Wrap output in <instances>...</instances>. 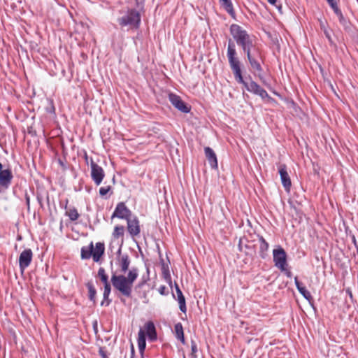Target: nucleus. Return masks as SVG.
I'll return each instance as SVG.
<instances>
[{
  "label": "nucleus",
  "mask_w": 358,
  "mask_h": 358,
  "mask_svg": "<svg viewBox=\"0 0 358 358\" xmlns=\"http://www.w3.org/2000/svg\"><path fill=\"white\" fill-rule=\"evenodd\" d=\"M221 6L234 19L236 18V13L234 10L233 4L231 0H220Z\"/></svg>",
  "instance_id": "nucleus-22"
},
{
  "label": "nucleus",
  "mask_w": 358,
  "mask_h": 358,
  "mask_svg": "<svg viewBox=\"0 0 358 358\" xmlns=\"http://www.w3.org/2000/svg\"><path fill=\"white\" fill-rule=\"evenodd\" d=\"M145 336L147 335L148 337L149 341H155L157 338V334L156 331V328L154 324V323L151 321L148 322L145 324Z\"/></svg>",
  "instance_id": "nucleus-15"
},
{
  "label": "nucleus",
  "mask_w": 358,
  "mask_h": 358,
  "mask_svg": "<svg viewBox=\"0 0 358 358\" xmlns=\"http://www.w3.org/2000/svg\"><path fill=\"white\" fill-rule=\"evenodd\" d=\"M87 289H88V298L90 301H91L94 305L96 303V289L93 284L92 281H89L85 284Z\"/></svg>",
  "instance_id": "nucleus-20"
},
{
  "label": "nucleus",
  "mask_w": 358,
  "mask_h": 358,
  "mask_svg": "<svg viewBox=\"0 0 358 358\" xmlns=\"http://www.w3.org/2000/svg\"><path fill=\"white\" fill-rule=\"evenodd\" d=\"M273 258L275 266L280 271L285 270L287 267V254L282 247H278L273 250Z\"/></svg>",
  "instance_id": "nucleus-6"
},
{
  "label": "nucleus",
  "mask_w": 358,
  "mask_h": 358,
  "mask_svg": "<svg viewBox=\"0 0 358 358\" xmlns=\"http://www.w3.org/2000/svg\"><path fill=\"white\" fill-rule=\"evenodd\" d=\"M169 100L171 104L180 112L183 113H188L190 112L191 108L182 100L180 96L173 93H170L169 94Z\"/></svg>",
  "instance_id": "nucleus-9"
},
{
  "label": "nucleus",
  "mask_w": 358,
  "mask_h": 358,
  "mask_svg": "<svg viewBox=\"0 0 358 358\" xmlns=\"http://www.w3.org/2000/svg\"><path fill=\"white\" fill-rule=\"evenodd\" d=\"M183 358H186V357H185V355H183Z\"/></svg>",
  "instance_id": "nucleus-53"
},
{
  "label": "nucleus",
  "mask_w": 358,
  "mask_h": 358,
  "mask_svg": "<svg viewBox=\"0 0 358 358\" xmlns=\"http://www.w3.org/2000/svg\"><path fill=\"white\" fill-rule=\"evenodd\" d=\"M189 357L190 358H197V355L196 354H190L189 355Z\"/></svg>",
  "instance_id": "nucleus-47"
},
{
  "label": "nucleus",
  "mask_w": 358,
  "mask_h": 358,
  "mask_svg": "<svg viewBox=\"0 0 358 358\" xmlns=\"http://www.w3.org/2000/svg\"><path fill=\"white\" fill-rule=\"evenodd\" d=\"M37 200L39 203V204L41 205V206L42 207L43 206V203H42V198L39 196H37Z\"/></svg>",
  "instance_id": "nucleus-44"
},
{
  "label": "nucleus",
  "mask_w": 358,
  "mask_h": 358,
  "mask_svg": "<svg viewBox=\"0 0 358 358\" xmlns=\"http://www.w3.org/2000/svg\"><path fill=\"white\" fill-rule=\"evenodd\" d=\"M330 6L333 9L334 13L338 16V17L339 16H341V15L343 13H342L341 9L338 8L337 2L335 3H331Z\"/></svg>",
  "instance_id": "nucleus-30"
},
{
  "label": "nucleus",
  "mask_w": 358,
  "mask_h": 358,
  "mask_svg": "<svg viewBox=\"0 0 358 358\" xmlns=\"http://www.w3.org/2000/svg\"><path fill=\"white\" fill-rule=\"evenodd\" d=\"M138 346L141 356H143L144 350L146 346L145 334L143 329H140L138 335Z\"/></svg>",
  "instance_id": "nucleus-19"
},
{
  "label": "nucleus",
  "mask_w": 358,
  "mask_h": 358,
  "mask_svg": "<svg viewBox=\"0 0 358 358\" xmlns=\"http://www.w3.org/2000/svg\"><path fill=\"white\" fill-rule=\"evenodd\" d=\"M166 289V287L165 286H161L159 289V293L162 294V295H164V291Z\"/></svg>",
  "instance_id": "nucleus-42"
},
{
  "label": "nucleus",
  "mask_w": 358,
  "mask_h": 358,
  "mask_svg": "<svg viewBox=\"0 0 358 358\" xmlns=\"http://www.w3.org/2000/svg\"><path fill=\"white\" fill-rule=\"evenodd\" d=\"M278 172L280 176V180L285 190L287 192L290 191L292 182L290 177L287 171V166L285 164H280L278 166Z\"/></svg>",
  "instance_id": "nucleus-12"
},
{
  "label": "nucleus",
  "mask_w": 358,
  "mask_h": 358,
  "mask_svg": "<svg viewBox=\"0 0 358 358\" xmlns=\"http://www.w3.org/2000/svg\"><path fill=\"white\" fill-rule=\"evenodd\" d=\"M259 256L264 259L267 254L266 252L268 250L269 245L266 242V241L264 239V238L262 236H259Z\"/></svg>",
  "instance_id": "nucleus-21"
},
{
  "label": "nucleus",
  "mask_w": 358,
  "mask_h": 358,
  "mask_svg": "<svg viewBox=\"0 0 358 358\" xmlns=\"http://www.w3.org/2000/svg\"><path fill=\"white\" fill-rule=\"evenodd\" d=\"M33 258V252L30 248L24 250L19 257V267L23 272L30 264Z\"/></svg>",
  "instance_id": "nucleus-11"
},
{
  "label": "nucleus",
  "mask_w": 358,
  "mask_h": 358,
  "mask_svg": "<svg viewBox=\"0 0 358 358\" xmlns=\"http://www.w3.org/2000/svg\"><path fill=\"white\" fill-rule=\"evenodd\" d=\"M204 152L210 167L213 169H217L218 167L217 159L214 150L210 147H206Z\"/></svg>",
  "instance_id": "nucleus-13"
},
{
  "label": "nucleus",
  "mask_w": 358,
  "mask_h": 358,
  "mask_svg": "<svg viewBox=\"0 0 358 358\" xmlns=\"http://www.w3.org/2000/svg\"><path fill=\"white\" fill-rule=\"evenodd\" d=\"M105 252V245L102 242H98L95 245V249L92 250V258L95 262H98Z\"/></svg>",
  "instance_id": "nucleus-16"
},
{
  "label": "nucleus",
  "mask_w": 358,
  "mask_h": 358,
  "mask_svg": "<svg viewBox=\"0 0 358 358\" xmlns=\"http://www.w3.org/2000/svg\"><path fill=\"white\" fill-rule=\"evenodd\" d=\"M132 216V213L130 209L126 206L124 202H119L113 211L111 218L117 217L119 219L127 220Z\"/></svg>",
  "instance_id": "nucleus-7"
},
{
  "label": "nucleus",
  "mask_w": 358,
  "mask_h": 358,
  "mask_svg": "<svg viewBox=\"0 0 358 358\" xmlns=\"http://www.w3.org/2000/svg\"><path fill=\"white\" fill-rule=\"evenodd\" d=\"M175 335L177 339L181 341L182 344L185 343L184 337L183 327L180 322H178L174 326Z\"/></svg>",
  "instance_id": "nucleus-23"
},
{
  "label": "nucleus",
  "mask_w": 358,
  "mask_h": 358,
  "mask_svg": "<svg viewBox=\"0 0 358 358\" xmlns=\"http://www.w3.org/2000/svg\"><path fill=\"white\" fill-rule=\"evenodd\" d=\"M127 229L132 237L139 235L141 232L140 222L136 215H132L127 220Z\"/></svg>",
  "instance_id": "nucleus-10"
},
{
  "label": "nucleus",
  "mask_w": 358,
  "mask_h": 358,
  "mask_svg": "<svg viewBox=\"0 0 358 358\" xmlns=\"http://www.w3.org/2000/svg\"><path fill=\"white\" fill-rule=\"evenodd\" d=\"M13 179L12 169L10 167L3 169L0 162V194H4L10 187Z\"/></svg>",
  "instance_id": "nucleus-5"
},
{
  "label": "nucleus",
  "mask_w": 358,
  "mask_h": 358,
  "mask_svg": "<svg viewBox=\"0 0 358 358\" xmlns=\"http://www.w3.org/2000/svg\"><path fill=\"white\" fill-rule=\"evenodd\" d=\"M146 282H147V279H145V278H144V277H143L141 282H140L138 283V286L139 287H141L142 286H143L146 283Z\"/></svg>",
  "instance_id": "nucleus-39"
},
{
  "label": "nucleus",
  "mask_w": 358,
  "mask_h": 358,
  "mask_svg": "<svg viewBox=\"0 0 358 358\" xmlns=\"http://www.w3.org/2000/svg\"><path fill=\"white\" fill-rule=\"evenodd\" d=\"M320 29L323 31V32L324 31L325 29H328L327 27L326 23L321 21L320 22Z\"/></svg>",
  "instance_id": "nucleus-38"
},
{
  "label": "nucleus",
  "mask_w": 358,
  "mask_h": 358,
  "mask_svg": "<svg viewBox=\"0 0 358 358\" xmlns=\"http://www.w3.org/2000/svg\"><path fill=\"white\" fill-rule=\"evenodd\" d=\"M324 34L325 35L326 38H327L329 44L331 45H334V43L333 39L331 36V31L329 29H325L324 31Z\"/></svg>",
  "instance_id": "nucleus-32"
},
{
  "label": "nucleus",
  "mask_w": 358,
  "mask_h": 358,
  "mask_svg": "<svg viewBox=\"0 0 358 358\" xmlns=\"http://www.w3.org/2000/svg\"><path fill=\"white\" fill-rule=\"evenodd\" d=\"M48 106L46 107V112L50 114H55V107L54 105V101L52 99H48Z\"/></svg>",
  "instance_id": "nucleus-28"
},
{
  "label": "nucleus",
  "mask_w": 358,
  "mask_h": 358,
  "mask_svg": "<svg viewBox=\"0 0 358 358\" xmlns=\"http://www.w3.org/2000/svg\"><path fill=\"white\" fill-rule=\"evenodd\" d=\"M117 22L122 27H129L132 29H138L141 22V13L136 8H128L125 13L117 19Z\"/></svg>",
  "instance_id": "nucleus-4"
},
{
  "label": "nucleus",
  "mask_w": 358,
  "mask_h": 358,
  "mask_svg": "<svg viewBox=\"0 0 358 358\" xmlns=\"http://www.w3.org/2000/svg\"><path fill=\"white\" fill-rule=\"evenodd\" d=\"M111 189V187L110 186H106V187H101L100 189H99V194L101 196H106Z\"/></svg>",
  "instance_id": "nucleus-31"
},
{
  "label": "nucleus",
  "mask_w": 358,
  "mask_h": 358,
  "mask_svg": "<svg viewBox=\"0 0 358 358\" xmlns=\"http://www.w3.org/2000/svg\"><path fill=\"white\" fill-rule=\"evenodd\" d=\"M229 32L233 38V42L241 48L243 53L246 55L247 59L254 73H257L260 80L264 83L262 76L263 69L262 62L263 59L258 49L255 48L252 36L241 26L237 24H232L229 27Z\"/></svg>",
  "instance_id": "nucleus-1"
},
{
  "label": "nucleus",
  "mask_w": 358,
  "mask_h": 358,
  "mask_svg": "<svg viewBox=\"0 0 358 358\" xmlns=\"http://www.w3.org/2000/svg\"><path fill=\"white\" fill-rule=\"evenodd\" d=\"M121 252H122V245H120L119 248H118V250L117 251V258L122 255H121Z\"/></svg>",
  "instance_id": "nucleus-43"
},
{
  "label": "nucleus",
  "mask_w": 358,
  "mask_h": 358,
  "mask_svg": "<svg viewBox=\"0 0 358 358\" xmlns=\"http://www.w3.org/2000/svg\"><path fill=\"white\" fill-rule=\"evenodd\" d=\"M59 163L60 165H62V166H64V163L61 160V159H59Z\"/></svg>",
  "instance_id": "nucleus-49"
},
{
  "label": "nucleus",
  "mask_w": 358,
  "mask_h": 358,
  "mask_svg": "<svg viewBox=\"0 0 358 358\" xmlns=\"http://www.w3.org/2000/svg\"><path fill=\"white\" fill-rule=\"evenodd\" d=\"M326 1L328 2V3H329V6L331 5V3H336V0H326Z\"/></svg>",
  "instance_id": "nucleus-45"
},
{
  "label": "nucleus",
  "mask_w": 358,
  "mask_h": 358,
  "mask_svg": "<svg viewBox=\"0 0 358 358\" xmlns=\"http://www.w3.org/2000/svg\"><path fill=\"white\" fill-rule=\"evenodd\" d=\"M198 352V348L196 342L194 340L191 341V353L196 354Z\"/></svg>",
  "instance_id": "nucleus-33"
},
{
  "label": "nucleus",
  "mask_w": 358,
  "mask_h": 358,
  "mask_svg": "<svg viewBox=\"0 0 358 358\" xmlns=\"http://www.w3.org/2000/svg\"><path fill=\"white\" fill-rule=\"evenodd\" d=\"M24 198H25V201H26V205L27 207V210H29V209H30V196L27 193H26Z\"/></svg>",
  "instance_id": "nucleus-35"
},
{
  "label": "nucleus",
  "mask_w": 358,
  "mask_h": 358,
  "mask_svg": "<svg viewBox=\"0 0 358 358\" xmlns=\"http://www.w3.org/2000/svg\"><path fill=\"white\" fill-rule=\"evenodd\" d=\"M141 358H144V357H143V356H141Z\"/></svg>",
  "instance_id": "nucleus-54"
},
{
  "label": "nucleus",
  "mask_w": 358,
  "mask_h": 358,
  "mask_svg": "<svg viewBox=\"0 0 358 358\" xmlns=\"http://www.w3.org/2000/svg\"><path fill=\"white\" fill-rule=\"evenodd\" d=\"M65 215L68 216L71 221H76L79 217V213L76 208H72L66 211Z\"/></svg>",
  "instance_id": "nucleus-25"
},
{
  "label": "nucleus",
  "mask_w": 358,
  "mask_h": 358,
  "mask_svg": "<svg viewBox=\"0 0 358 358\" xmlns=\"http://www.w3.org/2000/svg\"><path fill=\"white\" fill-rule=\"evenodd\" d=\"M294 283L299 292L308 301L313 300V296L309 291L303 285V284L298 280L297 277L294 278Z\"/></svg>",
  "instance_id": "nucleus-17"
},
{
  "label": "nucleus",
  "mask_w": 358,
  "mask_h": 358,
  "mask_svg": "<svg viewBox=\"0 0 358 358\" xmlns=\"http://www.w3.org/2000/svg\"><path fill=\"white\" fill-rule=\"evenodd\" d=\"M130 263L131 259L128 254L125 253L119 257L117 264L120 271L125 273L128 271L127 275H117L115 272H113L110 279L113 287L127 298L131 297L133 284L138 276V269L136 267L129 270Z\"/></svg>",
  "instance_id": "nucleus-2"
},
{
  "label": "nucleus",
  "mask_w": 358,
  "mask_h": 358,
  "mask_svg": "<svg viewBox=\"0 0 358 358\" xmlns=\"http://www.w3.org/2000/svg\"><path fill=\"white\" fill-rule=\"evenodd\" d=\"M113 247L112 243L109 245V248H111Z\"/></svg>",
  "instance_id": "nucleus-52"
},
{
  "label": "nucleus",
  "mask_w": 358,
  "mask_h": 358,
  "mask_svg": "<svg viewBox=\"0 0 358 358\" xmlns=\"http://www.w3.org/2000/svg\"><path fill=\"white\" fill-rule=\"evenodd\" d=\"M93 242L88 247H83L80 251L81 259H89L92 257Z\"/></svg>",
  "instance_id": "nucleus-24"
},
{
  "label": "nucleus",
  "mask_w": 358,
  "mask_h": 358,
  "mask_svg": "<svg viewBox=\"0 0 358 358\" xmlns=\"http://www.w3.org/2000/svg\"><path fill=\"white\" fill-rule=\"evenodd\" d=\"M345 292H346L347 294L349 296V297H350V300L352 301V302H353L354 301V297H353V294H352V292L350 290V289H349V288L345 290Z\"/></svg>",
  "instance_id": "nucleus-36"
},
{
  "label": "nucleus",
  "mask_w": 358,
  "mask_h": 358,
  "mask_svg": "<svg viewBox=\"0 0 358 358\" xmlns=\"http://www.w3.org/2000/svg\"><path fill=\"white\" fill-rule=\"evenodd\" d=\"M98 276L99 277L101 281L103 283V285L109 284L108 276L106 273V271L104 268L100 267L98 270Z\"/></svg>",
  "instance_id": "nucleus-26"
},
{
  "label": "nucleus",
  "mask_w": 358,
  "mask_h": 358,
  "mask_svg": "<svg viewBox=\"0 0 358 358\" xmlns=\"http://www.w3.org/2000/svg\"><path fill=\"white\" fill-rule=\"evenodd\" d=\"M227 57L229 66L234 73V78L238 83L243 85V86L248 92L255 95L259 96L262 99H268L270 101L273 100V99L269 96V94L264 89L261 87L259 84L251 79L250 76H249L250 79L249 83L246 82L243 79L241 68V62L238 57L236 45L231 38L228 42Z\"/></svg>",
  "instance_id": "nucleus-3"
},
{
  "label": "nucleus",
  "mask_w": 358,
  "mask_h": 358,
  "mask_svg": "<svg viewBox=\"0 0 358 358\" xmlns=\"http://www.w3.org/2000/svg\"><path fill=\"white\" fill-rule=\"evenodd\" d=\"M162 273H163V275L164 276V278L169 282V284L171 285V275H170V273H169V268L168 266H165L164 264H162Z\"/></svg>",
  "instance_id": "nucleus-29"
},
{
  "label": "nucleus",
  "mask_w": 358,
  "mask_h": 358,
  "mask_svg": "<svg viewBox=\"0 0 358 358\" xmlns=\"http://www.w3.org/2000/svg\"><path fill=\"white\" fill-rule=\"evenodd\" d=\"M91 177L96 185H99L105 177V172L101 166L96 164L92 159L90 161Z\"/></svg>",
  "instance_id": "nucleus-8"
},
{
  "label": "nucleus",
  "mask_w": 358,
  "mask_h": 358,
  "mask_svg": "<svg viewBox=\"0 0 358 358\" xmlns=\"http://www.w3.org/2000/svg\"><path fill=\"white\" fill-rule=\"evenodd\" d=\"M282 272H285V275L288 277V278H291L292 275V272L287 268V267H285V270L284 271H282Z\"/></svg>",
  "instance_id": "nucleus-37"
},
{
  "label": "nucleus",
  "mask_w": 358,
  "mask_h": 358,
  "mask_svg": "<svg viewBox=\"0 0 358 358\" xmlns=\"http://www.w3.org/2000/svg\"><path fill=\"white\" fill-rule=\"evenodd\" d=\"M84 157H85V159L86 162L87 163V162H88V156H87V152H85V156Z\"/></svg>",
  "instance_id": "nucleus-48"
},
{
  "label": "nucleus",
  "mask_w": 358,
  "mask_h": 358,
  "mask_svg": "<svg viewBox=\"0 0 358 358\" xmlns=\"http://www.w3.org/2000/svg\"><path fill=\"white\" fill-rule=\"evenodd\" d=\"M124 227L122 225H117L115 227L113 236L115 238H119L124 235Z\"/></svg>",
  "instance_id": "nucleus-27"
},
{
  "label": "nucleus",
  "mask_w": 358,
  "mask_h": 358,
  "mask_svg": "<svg viewBox=\"0 0 358 358\" xmlns=\"http://www.w3.org/2000/svg\"><path fill=\"white\" fill-rule=\"evenodd\" d=\"M175 289L177 294V298L176 297L174 294H173V296L175 299L178 300L180 311L185 313L187 312L185 298L177 283H175Z\"/></svg>",
  "instance_id": "nucleus-14"
},
{
  "label": "nucleus",
  "mask_w": 358,
  "mask_h": 358,
  "mask_svg": "<svg viewBox=\"0 0 358 358\" xmlns=\"http://www.w3.org/2000/svg\"><path fill=\"white\" fill-rule=\"evenodd\" d=\"M268 3H270L272 5L275 4L276 0H267Z\"/></svg>",
  "instance_id": "nucleus-46"
},
{
  "label": "nucleus",
  "mask_w": 358,
  "mask_h": 358,
  "mask_svg": "<svg viewBox=\"0 0 358 358\" xmlns=\"http://www.w3.org/2000/svg\"><path fill=\"white\" fill-rule=\"evenodd\" d=\"M99 355L101 358H108L106 351L105 350L104 348H99Z\"/></svg>",
  "instance_id": "nucleus-34"
},
{
  "label": "nucleus",
  "mask_w": 358,
  "mask_h": 358,
  "mask_svg": "<svg viewBox=\"0 0 358 358\" xmlns=\"http://www.w3.org/2000/svg\"><path fill=\"white\" fill-rule=\"evenodd\" d=\"M135 1H136V4L138 6V3H139L138 0H135Z\"/></svg>",
  "instance_id": "nucleus-51"
},
{
  "label": "nucleus",
  "mask_w": 358,
  "mask_h": 358,
  "mask_svg": "<svg viewBox=\"0 0 358 358\" xmlns=\"http://www.w3.org/2000/svg\"><path fill=\"white\" fill-rule=\"evenodd\" d=\"M68 203H69V201H68V199H66V204H65V206H64V208H65V209H66V208H67V204H68Z\"/></svg>",
  "instance_id": "nucleus-50"
},
{
  "label": "nucleus",
  "mask_w": 358,
  "mask_h": 358,
  "mask_svg": "<svg viewBox=\"0 0 358 358\" xmlns=\"http://www.w3.org/2000/svg\"><path fill=\"white\" fill-rule=\"evenodd\" d=\"M338 20H339V22L341 23V24H345V19L343 16V15L342 14L341 16H339L338 17Z\"/></svg>",
  "instance_id": "nucleus-41"
},
{
  "label": "nucleus",
  "mask_w": 358,
  "mask_h": 358,
  "mask_svg": "<svg viewBox=\"0 0 358 358\" xmlns=\"http://www.w3.org/2000/svg\"><path fill=\"white\" fill-rule=\"evenodd\" d=\"M130 358H134V357H130Z\"/></svg>",
  "instance_id": "nucleus-55"
},
{
  "label": "nucleus",
  "mask_w": 358,
  "mask_h": 358,
  "mask_svg": "<svg viewBox=\"0 0 358 358\" xmlns=\"http://www.w3.org/2000/svg\"><path fill=\"white\" fill-rule=\"evenodd\" d=\"M104 289L103 293V301L101 302V306H108L112 300L109 299L110 294L111 292V285L110 283L107 285H103Z\"/></svg>",
  "instance_id": "nucleus-18"
},
{
  "label": "nucleus",
  "mask_w": 358,
  "mask_h": 358,
  "mask_svg": "<svg viewBox=\"0 0 358 358\" xmlns=\"http://www.w3.org/2000/svg\"><path fill=\"white\" fill-rule=\"evenodd\" d=\"M135 356V350L133 344H131V357H134Z\"/></svg>",
  "instance_id": "nucleus-40"
}]
</instances>
